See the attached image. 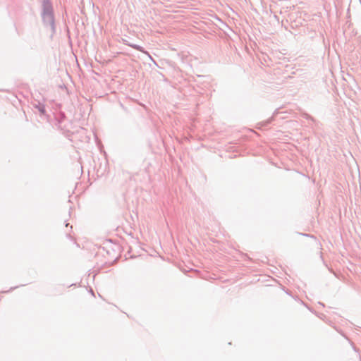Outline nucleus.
Listing matches in <instances>:
<instances>
[{
    "mask_svg": "<svg viewBox=\"0 0 361 361\" xmlns=\"http://www.w3.org/2000/svg\"><path fill=\"white\" fill-rule=\"evenodd\" d=\"M43 6V16H51V5L49 1L44 0L42 2Z\"/></svg>",
    "mask_w": 361,
    "mask_h": 361,
    "instance_id": "1",
    "label": "nucleus"
},
{
    "mask_svg": "<svg viewBox=\"0 0 361 361\" xmlns=\"http://www.w3.org/2000/svg\"><path fill=\"white\" fill-rule=\"evenodd\" d=\"M40 111H41L42 113H44V109H40Z\"/></svg>",
    "mask_w": 361,
    "mask_h": 361,
    "instance_id": "2",
    "label": "nucleus"
}]
</instances>
